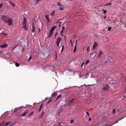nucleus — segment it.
<instances>
[{"mask_svg":"<svg viewBox=\"0 0 126 126\" xmlns=\"http://www.w3.org/2000/svg\"><path fill=\"white\" fill-rule=\"evenodd\" d=\"M115 110L114 109L113 110V113H115Z\"/></svg>","mask_w":126,"mask_h":126,"instance_id":"obj_40","label":"nucleus"},{"mask_svg":"<svg viewBox=\"0 0 126 126\" xmlns=\"http://www.w3.org/2000/svg\"><path fill=\"white\" fill-rule=\"evenodd\" d=\"M24 20L23 22V24L24 25L23 27V28L26 31L27 30V28L26 27L27 24L26 23V19L25 17H24Z\"/></svg>","mask_w":126,"mask_h":126,"instance_id":"obj_2","label":"nucleus"},{"mask_svg":"<svg viewBox=\"0 0 126 126\" xmlns=\"http://www.w3.org/2000/svg\"><path fill=\"white\" fill-rule=\"evenodd\" d=\"M21 116H20V115L18 117H17V119L18 120L20 119H21L20 117Z\"/></svg>","mask_w":126,"mask_h":126,"instance_id":"obj_33","label":"nucleus"},{"mask_svg":"<svg viewBox=\"0 0 126 126\" xmlns=\"http://www.w3.org/2000/svg\"><path fill=\"white\" fill-rule=\"evenodd\" d=\"M57 26H53L52 27V28H51V29L50 30L53 32V30H54V29Z\"/></svg>","mask_w":126,"mask_h":126,"instance_id":"obj_10","label":"nucleus"},{"mask_svg":"<svg viewBox=\"0 0 126 126\" xmlns=\"http://www.w3.org/2000/svg\"><path fill=\"white\" fill-rule=\"evenodd\" d=\"M111 5V3H108L106 5V6H108L110 5V6Z\"/></svg>","mask_w":126,"mask_h":126,"instance_id":"obj_29","label":"nucleus"},{"mask_svg":"<svg viewBox=\"0 0 126 126\" xmlns=\"http://www.w3.org/2000/svg\"><path fill=\"white\" fill-rule=\"evenodd\" d=\"M56 56H57V54H56Z\"/></svg>","mask_w":126,"mask_h":126,"instance_id":"obj_63","label":"nucleus"},{"mask_svg":"<svg viewBox=\"0 0 126 126\" xmlns=\"http://www.w3.org/2000/svg\"><path fill=\"white\" fill-rule=\"evenodd\" d=\"M5 122H3L1 123L0 124V126L2 125Z\"/></svg>","mask_w":126,"mask_h":126,"instance_id":"obj_48","label":"nucleus"},{"mask_svg":"<svg viewBox=\"0 0 126 126\" xmlns=\"http://www.w3.org/2000/svg\"><path fill=\"white\" fill-rule=\"evenodd\" d=\"M118 120L116 122H115V123H113L112 125H110L109 126H112V125H113L114 124H115V123H117L118 122Z\"/></svg>","mask_w":126,"mask_h":126,"instance_id":"obj_38","label":"nucleus"},{"mask_svg":"<svg viewBox=\"0 0 126 126\" xmlns=\"http://www.w3.org/2000/svg\"><path fill=\"white\" fill-rule=\"evenodd\" d=\"M60 23V24L59 25V27H60L61 26V22H57L56 23Z\"/></svg>","mask_w":126,"mask_h":126,"instance_id":"obj_37","label":"nucleus"},{"mask_svg":"<svg viewBox=\"0 0 126 126\" xmlns=\"http://www.w3.org/2000/svg\"><path fill=\"white\" fill-rule=\"evenodd\" d=\"M63 30H62L61 31V33H63Z\"/></svg>","mask_w":126,"mask_h":126,"instance_id":"obj_55","label":"nucleus"},{"mask_svg":"<svg viewBox=\"0 0 126 126\" xmlns=\"http://www.w3.org/2000/svg\"><path fill=\"white\" fill-rule=\"evenodd\" d=\"M39 31H40V28H39Z\"/></svg>","mask_w":126,"mask_h":126,"instance_id":"obj_60","label":"nucleus"},{"mask_svg":"<svg viewBox=\"0 0 126 126\" xmlns=\"http://www.w3.org/2000/svg\"><path fill=\"white\" fill-rule=\"evenodd\" d=\"M107 12V11L106 10H104V13L105 14Z\"/></svg>","mask_w":126,"mask_h":126,"instance_id":"obj_51","label":"nucleus"},{"mask_svg":"<svg viewBox=\"0 0 126 126\" xmlns=\"http://www.w3.org/2000/svg\"><path fill=\"white\" fill-rule=\"evenodd\" d=\"M9 18L6 15L2 16L1 18L2 20L5 22L6 23Z\"/></svg>","mask_w":126,"mask_h":126,"instance_id":"obj_1","label":"nucleus"},{"mask_svg":"<svg viewBox=\"0 0 126 126\" xmlns=\"http://www.w3.org/2000/svg\"><path fill=\"white\" fill-rule=\"evenodd\" d=\"M55 10H54L53 11L51 12V13L50 14V15L53 16H54L55 15Z\"/></svg>","mask_w":126,"mask_h":126,"instance_id":"obj_11","label":"nucleus"},{"mask_svg":"<svg viewBox=\"0 0 126 126\" xmlns=\"http://www.w3.org/2000/svg\"><path fill=\"white\" fill-rule=\"evenodd\" d=\"M107 59L109 60L110 62H112V60L111 59V56H109L107 58Z\"/></svg>","mask_w":126,"mask_h":126,"instance_id":"obj_15","label":"nucleus"},{"mask_svg":"<svg viewBox=\"0 0 126 126\" xmlns=\"http://www.w3.org/2000/svg\"><path fill=\"white\" fill-rule=\"evenodd\" d=\"M111 29V27H109L108 28V31H110V29Z\"/></svg>","mask_w":126,"mask_h":126,"instance_id":"obj_42","label":"nucleus"},{"mask_svg":"<svg viewBox=\"0 0 126 126\" xmlns=\"http://www.w3.org/2000/svg\"><path fill=\"white\" fill-rule=\"evenodd\" d=\"M6 22L8 24L9 26H11L12 25L13 22L12 19L10 18H9L7 21Z\"/></svg>","mask_w":126,"mask_h":126,"instance_id":"obj_3","label":"nucleus"},{"mask_svg":"<svg viewBox=\"0 0 126 126\" xmlns=\"http://www.w3.org/2000/svg\"><path fill=\"white\" fill-rule=\"evenodd\" d=\"M16 47H14L13 48V49H12V51H13L14 50V49L15 48H16Z\"/></svg>","mask_w":126,"mask_h":126,"instance_id":"obj_53","label":"nucleus"},{"mask_svg":"<svg viewBox=\"0 0 126 126\" xmlns=\"http://www.w3.org/2000/svg\"><path fill=\"white\" fill-rule=\"evenodd\" d=\"M46 19L47 20L48 22H49V19L48 18V15H46Z\"/></svg>","mask_w":126,"mask_h":126,"instance_id":"obj_17","label":"nucleus"},{"mask_svg":"<svg viewBox=\"0 0 126 126\" xmlns=\"http://www.w3.org/2000/svg\"><path fill=\"white\" fill-rule=\"evenodd\" d=\"M61 40V38L59 37L57 38L56 40V43L58 47L59 46L60 42Z\"/></svg>","mask_w":126,"mask_h":126,"instance_id":"obj_4","label":"nucleus"},{"mask_svg":"<svg viewBox=\"0 0 126 126\" xmlns=\"http://www.w3.org/2000/svg\"><path fill=\"white\" fill-rule=\"evenodd\" d=\"M89 61L88 60H87L86 61V62L85 64H87L88 63H89Z\"/></svg>","mask_w":126,"mask_h":126,"instance_id":"obj_35","label":"nucleus"},{"mask_svg":"<svg viewBox=\"0 0 126 126\" xmlns=\"http://www.w3.org/2000/svg\"><path fill=\"white\" fill-rule=\"evenodd\" d=\"M51 99L50 100L47 102V103L48 104V103H49L50 101H51Z\"/></svg>","mask_w":126,"mask_h":126,"instance_id":"obj_49","label":"nucleus"},{"mask_svg":"<svg viewBox=\"0 0 126 126\" xmlns=\"http://www.w3.org/2000/svg\"><path fill=\"white\" fill-rule=\"evenodd\" d=\"M41 0H35V4L37 3L39 1H40Z\"/></svg>","mask_w":126,"mask_h":126,"instance_id":"obj_27","label":"nucleus"},{"mask_svg":"<svg viewBox=\"0 0 126 126\" xmlns=\"http://www.w3.org/2000/svg\"><path fill=\"white\" fill-rule=\"evenodd\" d=\"M109 87V86L108 85H106V86L103 87L102 89L104 91H107L108 90V88Z\"/></svg>","mask_w":126,"mask_h":126,"instance_id":"obj_5","label":"nucleus"},{"mask_svg":"<svg viewBox=\"0 0 126 126\" xmlns=\"http://www.w3.org/2000/svg\"><path fill=\"white\" fill-rule=\"evenodd\" d=\"M77 50V47L76 46H75L74 47V50L73 52H75Z\"/></svg>","mask_w":126,"mask_h":126,"instance_id":"obj_24","label":"nucleus"},{"mask_svg":"<svg viewBox=\"0 0 126 126\" xmlns=\"http://www.w3.org/2000/svg\"><path fill=\"white\" fill-rule=\"evenodd\" d=\"M16 123V122H15L14 123H12L11 125V126H12L14 124Z\"/></svg>","mask_w":126,"mask_h":126,"instance_id":"obj_45","label":"nucleus"},{"mask_svg":"<svg viewBox=\"0 0 126 126\" xmlns=\"http://www.w3.org/2000/svg\"><path fill=\"white\" fill-rule=\"evenodd\" d=\"M12 5L13 7H14L15 6V5L13 3H12Z\"/></svg>","mask_w":126,"mask_h":126,"instance_id":"obj_46","label":"nucleus"},{"mask_svg":"<svg viewBox=\"0 0 126 126\" xmlns=\"http://www.w3.org/2000/svg\"><path fill=\"white\" fill-rule=\"evenodd\" d=\"M79 76L80 77H81L82 78H84L85 79V75H81V74H80L79 75ZM88 77H86V78H87Z\"/></svg>","mask_w":126,"mask_h":126,"instance_id":"obj_16","label":"nucleus"},{"mask_svg":"<svg viewBox=\"0 0 126 126\" xmlns=\"http://www.w3.org/2000/svg\"><path fill=\"white\" fill-rule=\"evenodd\" d=\"M89 73L88 72L85 75V76H87V75H89Z\"/></svg>","mask_w":126,"mask_h":126,"instance_id":"obj_44","label":"nucleus"},{"mask_svg":"<svg viewBox=\"0 0 126 126\" xmlns=\"http://www.w3.org/2000/svg\"><path fill=\"white\" fill-rule=\"evenodd\" d=\"M27 106H29V107H31V105H26V106L24 107V108H26V107H27Z\"/></svg>","mask_w":126,"mask_h":126,"instance_id":"obj_32","label":"nucleus"},{"mask_svg":"<svg viewBox=\"0 0 126 126\" xmlns=\"http://www.w3.org/2000/svg\"><path fill=\"white\" fill-rule=\"evenodd\" d=\"M78 40H76V41L75 42V46H77V43L78 42Z\"/></svg>","mask_w":126,"mask_h":126,"instance_id":"obj_36","label":"nucleus"},{"mask_svg":"<svg viewBox=\"0 0 126 126\" xmlns=\"http://www.w3.org/2000/svg\"><path fill=\"white\" fill-rule=\"evenodd\" d=\"M90 47L89 46L87 48V50L88 52H89L90 51Z\"/></svg>","mask_w":126,"mask_h":126,"instance_id":"obj_18","label":"nucleus"},{"mask_svg":"<svg viewBox=\"0 0 126 126\" xmlns=\"http://www.w3.org/2000/svg\"><path fill=\"white\" fill-rule=\"evenodd\" d=\"M70 42L71 43H72V41L71 39H70Z\"/></svg>","mask_w":126,"mask_h":126,"instance_id":"obj_61","label":"nucleus"},{"mask_svg":"<svg viewBox=\"0 0 126 126\" xmlns=\"http://www.w3.org/2000/svg\"><path fill=\"white\" fill-rule=\"evenodd\" d=\"M11 123V121H9L8 122H7L4 125V126H6L8 125L9 124H10Z\"/></svg>","mask_w":126,"mask_h":126,"instance_id":"obj_9","label":"nucleus"},{"mask_svg":"<svg viewBox=\"0 0 126 126\" xmlns=\"http://www.w3.org/2000/svg\"><path fill=\"white\" fill-rule=\"evenodd\" d=\"M2 4L3 3H1L0 4V9L1 7L2 6Z\"/></svg>","mask_w":126,"mask_h":126,"instance_id":"obj_41","label":"nucleus"},{"mask_svg":"<svg viewBox=\"0 0 126 126\" xmlns=\"http://www.w3.org/2000/svg\"><path fill=\"white\" fill-rule=\"evenodd\" d=\"M92 119V118H90L89 119V121H90Z\"/></svg>","mask_w":126,"mask_h":126,"instance_id":"obj_57","label":"nucleus"},{"mask_svg":"<svg viewBox=\"0 0 126 126\" xmlns=\"http://www.w3.org/2000/svg\"><path fill=\"white\" fill-rule=\"evenodd\" d=\"M33 27H34V23L33 22H32V27H33Z\"/></svg>","mask_w":126,"mask_h":126,"instance_id":"obj_54","label":"nucleus"},{"mask_svg":"<svg viewBox=\"0 0 126 126\" xmlns=\"http://www.w3.org/2000/svg\"><path fill=\"white\" fill-rule=\"evenodd\" d=\"M57 5L58 6H61V5H62L61 4L60 2H57Z\"/></svg>","mask_w":126,"mask_h":126,"instance_id":"obj_34","label":"nucleus"},{"mask_svg":"<svg viewBox=\"0 0 126 126\" xmlns=\"http://www.w3.org/2000/svg\"><path fill=\"white\" fill-rule=\"evenodd\" d=\"M35 27H33H33H32V30L31 31L32 32H35Z\"/></svg>","mask_w":126,"mask_h":126,"instance_id":"obj_13","label":"nucleus"},{"mask_svg":"<svg viewBox=\"0 0 126 126\" xmlns=\"http://www.w3.org/2000/svg\"><path fill=\"white\" fill-rule=\"evenodd\" d=\"M75 99H73L69 101V104H71L73 102L74 100H75Z\"/></svg>","mask_w":126,"mask_h":126,"instance_id":"obj_23","label":"nucleus"},{"mask_svg":"<svg viewBox=\"0 0 126 126\" xmlns=\"http://www.w3.org/2000/svg\"><path fill=\"white\" fill-rule=\"evenodd\" d=\"M63 7V5H61V6H60L59 7V9L60 10H64Z\"/></svg>","mask_w":126,"mask_h":126,"instance_id":"obj_12","label":"nucleus"},{"mask_svg":"<svg viewBox=\"0 0 126 126\" xmlns=\"http://www.w3.org/2000/svg\"><path fill=\"white\" fill-rule=\"evenodd\" d=\"M86 113L87 114V115H88V116H89V112H86Z\"/></svg>","mask_w":126,"mask_h":126,"instance_id":"obj_43","label":"nucleus"},{"mask_svg":"<svg viewBox=\"0 0 126 126\" xmlns=\"http://www.w3.org/2000/svg\"><path fill=\"white\" fill-rule=\"evenodd\" d=\"M97 43L96 42H95V43L94 44L93 46V49H94L95 48V47H96V46L97 45Z\"/></svg>","mask_w":126,"mask_h":126,"instance_id":"obj_14","label":"nucleus"},{"mask_svg":"<svg viewBox=\"0 0 126 126\" xmlns=\"http://www.w3.org/2000/svg\"><path fill=\"white\" fill-rule=\"evenodd\" d=\"M15 65L16 66L18 67L19 66V64L18 63H15Z\"/></svg>","mask_w":126,"mask_h":126,"instance_id":"obj_30","label":"nucleus"},{"mask_svg":"<svg viewBox=\"0 0 126 126\" xmlns=\"http://www.w3.org/2000/svg\"><path fill=\"white\" fill-rule=\"evenodd\" d=\"M53 33V32L50 30L48 33V37H50L52 36Z\"/></svg>","mask_w":126,"mask_h":126,"instance_id":"obj_7","label":"nucleus"},{"mask_svg":"<svg viewBox=\"0 0 126 126\" xmlns=\"http://www.w3.org/2000/svg\"><path fill=\"white\" fill-rule=\"evenodd\" d=\"M94 54V53H93V54H92L91 55V57L92 58H93L96 55V53L94 54V55H93V54Z\"/></svg>","mask_w":126,"mask_h":126,"instance_id":"obj_21","label":"nucleus"},{"mask_svg":"<svg viewBox=\"0 0 126 126\" xmlns=\"http://www.w3.org/2000/svg\"><path fill=\"white\" fill-rule=\"evenodd\" d=\"M126 117V115H125V116H124V117H123L122 118H121V119H119L118 120L119 121L121 120L122 119H123L124 118H125V117Z\"/></svg>","mask_w":126,"mask_h":126,"instance_id":"obj_31","label":"nucleus"},{"mask_svg":"<svg viewBox=\"0 0 126 126\" xmlns=\"http://www.w3.org/2000/svg\"><path fill=\"white\" fill-rule=\"evenodd\" d=\"M57 34H58V33L57 32H56V34L55 36V37L56 36Z\"/></svg>","mask_w":126,"mask_h":126,"instance_id":"obj_56","label":"nucleus"},{"mask_svg":"<svg viewBox=\"0 0 126 126\" xmlns=\"http://www.w3.org/2000/svg\"><path fill=\"white\" fill-rule=\"evenodd\" d=\"M65 29V27L64 26L62 27V30H63Z\"/></svg>","mask_w":126,"mask_h":126,"instance_id":"obj_52","label":"nucleus"},{"mask_svg":"<svg viewBox=\"0 0 126 126\" xmlns=\"http://www.w3.org/2000/svg\"><path fill=\"white\" fill-rule=\"evenodd\" d=\"M64 45H63L62 46V50H61V52H62L63 51V50L64 49Z\"/></svg>","mask_w":126,"mask_h":126,"instance_id":"obj_28","label":"nucleus"},{"mask_svg":"<svg viewBox=\"0 0 126 126\" xmlns=\"http://www.w3.org/2000/svg\"><path fill=\"white\" fill-rule=\"evenodd\" d=\"M41 24H42V22H41Z\"/></svg>","mask_w":126,"mask_h":126,"instance_id":"obj_64","label":"nucleus"},{"mask_svg":"<svg viewBox=\"0 0 126 126\" xmlns=\"http://www.w3.org/2000/svg\"><path fill=\"white\" fill-rule=\"evenodd\" d=\"M42 107V105H41L39 109V111H40L41 110V108Z\"/></svg>","mask_w":126,"mask_h":126,"instance_id":"obj_47","label":"nucleus"},{"mask_svg":"<svg viewBox=\"0 0 126 126\" xmlns=\"http://www.w3.org/2000/svg\"><path fill=\"white\" fill-rule=\"evenodd\" d=\"M61 35L62 36H63V34H62V33H61Z\"/></svg>","mask_w":126,"mask_h":126,"instance_id":"obj_59","label":"nucleus"},{"mask_svg":"<svg viewBox=\"0 0 126 126\" xmlns=\"http://www.w3.org/2000/svg\"><path fill=\"white\" fill-rule=\"evenodd\" d=\"M76 35H75L74 36V38H75V37H76Z\"/></svg>","mask_w":126,"mask_h":126,"instance_id":"obj_58","label":"nucleus"},{"mask_svg":"<svg viewBox=\"0 0 126 126\" xmlns=\"http://www.w3.org/2000/svg\"><path fill=\"white\" fill-rule=\"evenodd\" d=\"M71 87H68V88H69H69H70Z\"/></svg>","mask_w":126,"mask_h":126,"instance_id":"obj_62","label":"nucleus"},{"mask_svg":"<svg viewBox=\"0 0 126 126\" xmlns=\"http://www.w3.org/2000/svg\"><path fill=\"white\" fill-rule=\"evenodd\" d=\"M29 111L27 110L26 111L24 112L20 115V116H24L26 115V114L29 113Z\"/></svg>","mask_w":126,"mask_h":126,"instance_id":"obj_6","label":"nucleus"},{"mask_svg":"<svg viewBox=\"0 0 126 126\" xmlns=\"http://www.w3.org/2000/svg\"><path fill=\"white\" fill-rule=\"evenodd\" d=\"M8 46L7 45L4 44L3 45H1L0 47L1 48H5L7 47Z\"/></svg>","mask_w":126,"mask_h":126,"instance_id":"obj_8","label":"nucleus"},{"mask_svg":"<svg viewBox=\"0 0 126 126\" xmlns=\"http://www.w3.org/2000/svg\"><path fill=\"white\" fill-rule=\"evenodd\" d=\"M74 120H72L71 121V123H72L73 122Z\"/></svg>","mask_w":126,"mask_h":126,"instance_id":"obj_50","label":"nucleus"},{"mask_svg":"<svg viewBox=\"0 0 126 126\" xmlns=\"http://www.w3.org/2000/svg\"><path fill=\"white\" fill-rule=\"evenodd\" d=\"M102 53L101 51V50L100 51V53L99 54H98V56L100 57L101 56V55L102 54Z\"/></svg>","mask_w":126,"mask_h":126,"instance_id":"obj_22","label":"nucleus"},{"mask_svg":"<svg viewBox=\"0 0 126 126\" xmlns=\"http://www.w3.org/2000/svg\"><path fill=\"white\" fill-rule=\"evenodd\" d=\"M57 95V94L56 93H53L52 94V96L53 97L54 96L56 95Z\"/></svg>","mask_w":126,"mask_h":126,"instance_id":"obj_19","label":"nucleus"},{"mask_svg":"<svg viewBox=\"0 0 126 126\" xmlns=\"http://www.w3.org/2000/svg\"><path fill=\"white\" fill-rule=\"evenodd\" d=\"M62 96V95L61 94H59L57 97L56 99V100H57L59 98L61 97Z\"/></svg>","mask_w":126,"mask_h":126,"instance_id":"obj_20","label":"nucleus"},{"mask_svg":"<svg viewBox=\"0 0 126 126\" xmlns=\"http://www.w3.org/2000/svg\"><path fill=\"white\" fill-rule=\"evenodd\" d=\"M33 113V112H31V113H30L29 114V115H30L31 114H32Z\"/></svg>","mask_w":126,"mask_h":126,"instance_id":"obj_39","label":"nucleus"},{"mask_svg":"<svg viewBox=\"0 0 126 126\" xmlns=\"http://www.w3.org/2000/svg\"><path fill=\"white\" fill-rule=\"evenodd\" d=\"M32 56H30L29 58L27 60V61H29V60H31L32 59Z\"/></svg>","mask_w":126,"mask_h":126,"instance_id":"obj_25","label":"nucleus"},{"mask_svg":"<svg viewBox=\"0 0 126 126\" xmlns=\"http://www.w3.org/2000/svg\"><path fill=\"white\" fill-rule=\"evenodd\" d=\"M21 107H19L18 108H15L14 109V113L16 111H17V110H16L18 108H20Z\"/></svg>","mask_w":126,"mask_h":126,"instance_id":"obj_26","label":"nucleus"}]
</instances>
